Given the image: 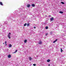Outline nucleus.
<instances>
[{
    "label": "nucleus",
    "instance_id": "nucleus-1",
    "mask_svg": "<svg viewBox=\"0 0 66 66\" xmlns=\"http://www.w3.org/2000/svg\"><path fill=\"white\" fill-rule=\"evenodd\" d=\"M38 43L39 44V45H41V44H42V42L41 41H40Z\"/></svg>",
    "mask_w": 66,
    "mask_h": 66
},
{
    "label": "nucleus",
    "instance_id": "nucleus-2",
    "mask_svg": "<svg viewBox=\"0 0 66 66\" xmlns=\"http://www.w3.org/2000/svg\"><path fill=\"white\" fill-rule=\"evenodd\" d=\"M8 37H9V38L10 39H11V36L10 35H8Z\"/></svg>",
    "mask_w": 66,
    "mask_h": 66
},
{
    "label": "nucleus",
    "instance_id": "nucleus-3",
    "mask_svg": "<svg viewBox=\"0 0 66 66\" xmlns=\"http://www.w3.org/2000/svg\"><path fill=\"white\" fill-rule=\"evenodd\" d=\"M27 7H30V5L28 4L27 5Z\"/></svg>",
    "mask_w": 66,
    "mask_h": 66
},
{
    "label": "nucleus",
    "instance_id": "nucleus-4",
    "mask_svg": "<svg viewBox=\"0 0 66 66\" xmlns=\"http://www.w3.org/2000/svg\"><path fill=\"white\" fill-rule=\"evenodd\" d=\"M57 39H56V40L53 42V43H55V42H57Z\"/></svg>",
    "mask_w": 66,
    "mask_h": 66
},
{
    "label": "nucleus",
    "instance_id": "nucleus-5",
    "mask_svg": "<svg viewBox=\"0 0 66 66\" xmlns=\"http://www.w3.org/2000/svg\"><path fill=\"white\" fill-rule=\"evenodd\" d=\"M11 57V55H9L8 56V58H10Z\"/></svg>",
    "mask_w": 66,
    "mask_h": 66
},
{
    "label": "nucleus",
    "instance_id": "nucleus-6",
    "mask_svg": "<svg viewBox=\"0 0 66 66\" xmlns=\"http://www.w3.org/2000/svg\"><path fill=\"white\" fill-rule=\"evenodd\" d=\"M29 60H30V61H31V60H32V59H33V58H31V57H29Z\"/></svg>",
    "mask_w": 66,
    "mask_h": 66
},
{
    "label": "nucleus",
    "instance_id": "nucleus-7",
    "mask_svg": "<svg viewBox=\"0 0 66 66\" xmlns=\"http://www.w3.org/2000/svg\"><path fill=\"white\" fill-rule=\"evenodd\" d=\"M24 43H26L27 42V40L26 39L24 41Z\"/></svg>",
    "mask_w": 66,
    "mask_h": 66
},
{
    "label": "nucleus",
    "instance_id": "nucleus-8",
    "mask_svg": "<svg viewBox=\"0 0 66 66\" xmlns=\"http://www.w3.org/2000/svg\"><path fill=\"white\" fill-rule=\"evenodd\" d=\"M9 47L11 48V47H12V45L11 44H9Z\"/></svg>",
    "mask_w": 66,
    "mask_h": 66
},
{
    "label": "nucleus",
    "instance_id": "nucleus-9",
    "mask_svg": "<svg viewBox=\"0 0 66 66\" xmlns=\"http://www.w3.org/2000/svg\"><path fill=\"white\" fill-rule=\"evenodd\" d=\"M53 20V18H52L50 19V20L51 21H52Z\"/></svg>",
    "mask_w": 66,
    "mask_h": 66
},
{
    "label": "nucleus",
    "instance_id": "nucleus-10",
    "mask_svg": "<svg viewBox=\"0 0 66 66\" xmlns=\"http://www.w3.org/2000/svg\"><path fill=\"white\" fill-rule=\"evenodd\" d=\"M50 59H48L47 60V62H50Z\"/></svg>",
    "mask_w": 66,
    "mask_h": 66
},
{
    "label": "nucleus",
    "instance_id": "nucleus-11",
    "mask_svg": "<svg viewBox=\"0 0 66 66\" xmlns=\"http://www.w3.org/2000/svg\"><path fill=\"white\" fill-rule=\"evenodd\" d=\"M26 25L27 27H29V26L30 25V23H28Z\"/></svg>",
    "mask_w": 66,
    "mask_h": 66
},
{
    "label": "nucleus",
    "instance_id": "nucleus-12",
    "mask_svg": "<svg viewBox=\"0 0 66 66\" xmlns=\"http://www.w3.org/2000/svg\"><path fill=\"white\" fill-rule=\"evenodd\" d=\"M61 3L62 4H65V3L64 2H61Z\"/></svg>",
    "mask_w": 66,
    "mask_h": 66
},
{
    "label": "nucleus",
    "instance_id": "nucleus-13",
    "mask_svg": "<svg viewBox=\"0 0 66 66\" xmlns=\"http://www.w3.org/2000/svg\"><path fill=\"white\" fill-rule=\"evenodd\" d=\"M0 4L1 5H3V4H2V2H0Z\"/></svg>",
    "mask_w": 66,
    "mask_h": 66
},
{
    "label": "nucleus",
    "instance_id": "nucleus-14",
    "mask_svg": "<svg viewBox=\"0 0 66 66\" xmlns=\"http://www.w3.org/2000/svg\"><path fill=\"white\" fill-rule=\"evenodd\" d=\"M63 50H62V48H61V52H63Z\"/></svg>",
    "mask_w": 66,
    "mask_h": 66
},
{
    "label": "nucleus",
    "instance_id": "nucleus-15",
    "mask_svg": "<svg viewBox=\"0 0 66 66\" xmlns=\"http://www.w3.org/2000/svg\"><path fill=\"white\" fill-rule=\"evenodd\" d=\"M32 6L33 7H34V6H35V5L34 4H32Z\"/></svg>",
    "mask_w": 66,
    "mask_h": 66
},
{
    "label": "nucleus",
    "instance_id": "nucleus-16",
    "mask_svg": "<svg viewBox=\"0 0 66 66\" xmlns=\"http://www.w3.org/2000/svg\"><path fill=\"white\" fill-rule=\"evenodd\" d=\"M60 13H61V14H63V12L62 11H60L59 12Z\"/></svg>",
    "mask_w": 66,
    "mask_h": 66
},
{
    "label": "nucleus",
    "instance_id": "nucleus-17",
    "mask_svg": "<svg viewBox=\"0 0 66 66\" xmlns=\"http://www.w3.org/2000/svg\"><path fill=\"white\" fill-rule=\"evenodd\" d=\"M17 52V50H16V51L13 53H15Z\"/></svg>",
    "mask_w": 66,
    "mask_h": 66
},
{
    "label": "nucleus",
    "instance_id": "nucleus-18",
    "mask_svg": "<svg viewBox=\"0 0 66 66\" xmlns=\"http://www.w3.org/2000/svg\"><path fill=\"white\" fill-rule=\"evenodd\" d=\"M17 52V50H16V51L13 53H15Z\"/></svg>",
    "mask_w": 66,
    "mask_h": 66
},
{
    "label": "nucleus",
    "instance_id": "nucleus-19",
    "mask_svg": "<svg viewBox=\"0 0 66 66\" xmlns=\"http://www.w3.org/2000/svg\"><path fill=\"white\" fill-rule=\"evenodd\" d=\"M45 29H48V26H46L45 27Z\"/></svg>",
    "mask_w": 66,
    "mask_h": 66
},
{
    "label": "nucleus",
    "instance_id": "nucleus-20",
    "mask_svg": "<svg viewBox=\"0 0 66 66\" xmlns=\"http://www.w3.org/2000/svg\"><path fill=\"white\" fill-rule=\"evenodd\" d=\"M26 25H27V23H25L24 24V27H26Z\"/></svg>",
    "mask_w": 66,
    "mask_h": 66
},
{
    "label": "nucleus",
    "instance_id": "nucleus-21",
    "mask_svg": "<svg viewBox=\"0 0 66 66\" xmlns=\"http://www.w3.org/2000/svg\"><path fill=\"white\" fill-rule=\"evenodd\" d=\"M48 33H46L45 34V35L46 36H47V35H48Z\"/></svg>",
    "mask_w": 66,
    "mask_h": 66
},
{
    "label": "nucleus",
    "instance_id": "nucleus-22",
    "mask_svg": "<svg viewBox=\"0 0 66 66\" xmlns=\"http://www.w3.org/2000/svg\"><path fill=\"white\" fill-rule=\"evenodd\" d=\"M33 66H36V64H33Z\"/></svg>",
    "mask_w": 66,
    "mask_h": 66
},
{
    "label": "nucleus",
    "instance_id": "nucleus-23",
    "mask_svg": "<svg viewBox=\"0 0 66 66\" xmlns=\"http://www.w3.org/2000/svg\"><path fill=\"white\" fill-rule=\"evenodd\" d=\"M11 33H9V35H11Z\"/></svg>",
    "mask_w": 66,
    "mask_h": 66
},
{
    "label": "nucleus",
    "instance_id": "nucleus-24",
    "mask_svg": "<svg viewBox=\"0 0 66 66\" xmlns=\"http://www.w3.org/2000/svg\"><path fill=\"white\" fill-rule=\"evenodd\" d=\"M7 42L6 41H5V44H6V43H7Z\"/></svg>",
    "mask_w": 66,
    "mask_h": 66
},
{
    "label": "nucleus",
    "instance_id": "nucleus-25",
    "mask_svg": "<svg viewBox=\"0 0 66 66\" xmlns=\"http://www.w3.org/2000/svg\"><path fill=\"white\" fill-rule=\"evenodd\" d=\"M34 29H36V27H34Z\"/></svg>",
    "mask_w": 66,
    "mask_h": 66
},
{
    "label": "nucleus",
    "instance_id": "nucleus-26",
    "mask_svg": "<svg viewBox=\"0 0 66 66\" xmlns=\"http://www.w3.org/2000/svg\"><path fill=\"white\" fill-rule=\"evenodd\" d=\"M51 16V15H49V17H50Z\"/></svg>",
    "mask_w": 66,
    "mask_h": 66
},
{
    "label": "nucleus",
    "instance_id": "nucleus-27",
    "mask_svg": "<svg viewBox=\"0 0 66 66\" xmlns=\"http://www.w3.org/2000/svg\"><path fill=\"white\" fill-rule=\"evenodd\" d=\"M5 46H7V44H6Z\"/></svg>",
    "mask_w": 66,
    "mask_h": 66
},
{
    "label": "nucleus",
    "instance_id": "nucleus-28",
    "mask_svg": "<svg viewBox=\"0 0 66 66\" xmlns=\"http://www.w3.org/2000/svg\"><path fill=\"white\" fill-rule=\"evenodd\" d=\"M48 66H50V64H49L48 65Z\"/></svg>",
    "mask_w": 66,
    "mask_h": 66
},
{
    "label": "nucleus",
    "instance_id": "nucleus-29",
    "mask_svg": "<svg viewBox=\"0 0 66 66\" xmlns=\"http://www.w3.org/2000/svg\"><path fill=\"white\" fill-rule=\"evenodd\" d=\"M46 17H47V15H45Z\"/></svg>",
    "mask_w": 66,
    "mask_h": 66
},
{
    "label": "nucleus",
    "instance_id": "nucleus-30",
    "mask_svg": "<svg viewBox=\"0 0 66 66\" xmlns=\"http://www.w3.org/2000/svg\"><path fill=\"white\" fill-rule=\"evenodd\" d=\"M3 44H4V43H3Z\"/></svg>",
    "mask_w": 66,
    "mask_h": 66
},
{
    "label": "nucleus",
    "instance_id": "nucleus-31",
    "mask_svg": "<svg viewBox=\"0 0 66 66\" xmlns=\"http://www.w3.org/2000/svg\"><path fill=\"white\" fill-rule=\"evenodd\" d=\"M61 0V1H62V0Z\"/></svg>",
    "mask_w": 66,
    "mask_h": 66
}]
</instances>
